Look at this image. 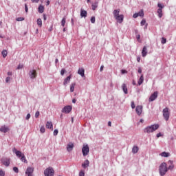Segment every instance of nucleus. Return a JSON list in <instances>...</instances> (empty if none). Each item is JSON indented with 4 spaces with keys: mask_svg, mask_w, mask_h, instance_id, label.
I'll list each match as a JSON object with an SVG mask.
<instances>
[{
    "mask_svg": "<svg viewBox=\"0 0 176 176\" xmlns=\"http://www.w3.org/2000/svg\"><path fill=\"white\" fill-rule=\"evenodd\" d=\"M74 149V143H69L67 146V152H71Z\"/></svg>",
    "mask_w": 176,
    "mask_h": 176,
    "instance_id": "18",
    "label": "nucleus"
},
{
    "mask_svg": "<svg viewBox=\"0 0 176 176\" xmlns=\"http://www.w3.org/2000/svg\"><path fill=\"white\" fill-rule=\"evenodd\" d=\"M139 16H138V13H135V14H133V19H137V17H138Z\"/></svg>",
    "mask_w": 176,
    "mask_h": 176,
    "instance_id": "51",
    "label": "nucleus"
},
{
    "mask_svg": "<svg viewBox=\"0 0 176 176\" xmlns=\"http://www.w3.org/2000/svg\"><path fill=\"white\" fill-rule=\"evenodd\" d=\"M146 23V21L145 19H143L140 23V25L144 26L145 25Z\"/></svg>",
    "mask_w": 176,
    "mask_h": 176,
    "instance_id": "42",
    "label": "nucleus"
},
{
    "mask_svg": "<svg viewBox=\"0 0 176 176\" xmlns=\"http://www.w3.org/2000/svg\"><path fill=\"white\" fill-rule=\"evenodd\" d=\"M157 94H159V92L157 91H155L153 94H151L150 98H148L149 102H152V101H155V100L157 98Z\"/></svg>",
    "mask_w": 176,
    "mask_h": 176,
    "instance_id": "9",
    "label": "nucleus"
},
{
    "mask_svg": "<svg viewBox=\"0 0 176 176\" xmlns=\"http://www.w3.org/2000/svg\"><path fill=\"white\" fill-rule=\"evenodd\" d=\"M57 134H58V129H55L54 131V135H57Z\"/></svg>",
    "mask_w": 176,
    "mask_h": 176,
    "instance_id": "50",
    "label": "nucleus"
},
{
    "mask_svg": "<svg viewBox=\"0 0 176 176\" xmlns=\"http://www.w3.org/2000/svg\"><path fill=\"white\" fill-rule=\"evenodd\" d=\"M13 171H14V173L18 174V173H19V168H17L16 166L13 167Z\"/></svg>",
    "mask_w": 176,
    "mask_h": 176,
    "instance_id": "40",
    "label": "nucleus"
},
{
    "mask_svg": "<svg viewBox=\"0 0 176 176\" xmlns=\"http://www.w3.org/2000/svg\"><path fill=\"white\" fill-rule=\"evenodd\" d=\"M9 82H10V77H6V83H9Z\"/></svg>",
    "mask_w": 176,
    "mask_h": 176,
    "instance_id": "48",
    "label": "nucleus"
},
{
    "mask_svg": "<svg viewBox=\"0 0 176 176\" xmlns=\"http://www.w3.org/2000/svg\"><path fill=\"white\" fill-rule=\"evenodd\" d=\"M138 14L140 16V17H144V10H141L138 12Z\"/></svg>",
    "mask_w": 176,
    "mask_h": 176,
    "instance_id": "35",
    "label": "nucleus"
},
{
    "mask_svg": "<svg viewBox=\"0 0 176 176\" xmlns=\"http://www.w3.org/2000/svg\"><path fill=\"white\" fill-rule=\"evenodd\" d=\"M1 163L6 167H9L10 165V159L2 160Z\"/></svg>",
    "mask_w": 176,
    "mask_h": 176,
    "instance_id": "13",
    "label": "nucleus"
},
{
    "mask_svg": "<svg viewBox=\"0 0 176 176\" xmlns=\"http://www.w3.org/2000/svg\"><path fill=\"white\" fill-rule=\"evenodd\" d=\"M28 75L30 78V79H35L37 76L36 70L35 69H30L29 71Z\"/></svg>",
    "mask_w": 176,
    "mask_h": 176,
    "instance_id": "7",
    "label": "nucleus"
},
{
    "mask_svg": "<svg viewBox=\"0 0 176 176\" xmlns=\"http://www.w3.org/2000/svg\"><path fill=\"white\" fill-rule=\"evenodd\" d=\"M89 166H90V162L89 161V160H86L84 163L82 164V167L83 168H87V167H89Z\"/></svg>",
    "mask_w": 176,
    "mask_h": 176,
    "instance_id": "15",
    "label": "nucleus"
},
{
    "mask_svg": "<svg viewBox=\"0 0 176 176\" xmlns=\"http://www.w3.org/2000/svg\"><path fill=\"white\" fill-rule=\"evenodd\" d=\"M69 80H71V75H69L65 79L63 82L64 86H66L67 83H69Z\"/></svg>",
    "mask_w": 176,
    "mask_h": 176,
    "instance_id": "25",
    "label": "nucleus"
},
{
    "mask_svg": "<svg viewBox=\"0 0 176 176\" xmlns=\"http://www.w3.org/2000/svg\"><path fill=\"white\" fill-rule=\"evenodd\" d=\"M47 17L46 16V14H43V20L46 21Z\"/></svg>",
    "mask_w": 176,
    "mask_h": 176,
    "instance_id": "60",
    "label": "nucleus"
},
{
    "mask_svg": "<svg viewBox=\"0 0 176 176\" xmlns=\"http://www.w3.org/2000/svg\"><path fill=\"white\" fill-rule=\"evenodd\" d=\"M121 72L122 74H127V71L126 70H122Z\"/></svg>",
    "mask_w": 176,
    "mask_h": 176,
    "instance_id": "62",
    "label": "nucleus"
},
{
    "mask_svg": "<svg viewBox=\"0 0 176 176\" xmlns=\"http://www.w3.org/2000/svg\"><path fill=\"white\" fill-rule=\"evenodd\" d=\"M159 171H160V175L161 176H164V175H166V173H167V171H168V169H167V163H166V162H162V163L160 165Z\"/></svg>",
    "mask_w": 176,
    "mask_h": 176,
    "instance_id": "3",
    "label": "nucleus"
},
{
    "mask_svg": "<svg viewBox=\"0 0 176 176\" xmlns=\"http://www.w3.org/2000/svg\"><path fill=\"white\" fill-rule=\"evenodd\" d=\"M1 54H2L3 57V58H6V56H8V51H6V50H3V51L1 52Z\"/></svg>",
    "mask_w": 176,
    "mask_h": 176,
    "instance_id": "34",
    "label": "nucleus"
},
{
    "mask_svg": "<svg viewBox=\"0 0 176 176\" xmlns=\"http://www.w3.org/2000/svg\"><path fill=\"white\" fill-rule=\"evenodd\" d=\"M146 54H148V49L146 46H144L142 50V57H146Z\"/></svg>",
    "mask_w": 176,
    "mask_h": 176,
    "instance_id": "16",
    "label": "nucleus"
},
{
    "mask_svg": "<svg viewBox=\"0 0 176 176\" xmlns=\"http://www.w3.org/2000/svg\"><path fill=\"white\" fill-rule=\"evenodd\" d=\"M64 74H65V69H62L60 71V75H62V76L64 75Z\"/></svg>",
    "mask_w": 176,
    "mask_h": 176,
    "instance_id": "46",
    "label": "nucleus"
},
{
    "mask_svg": "<svg viewBox=\"0 0 176 176\" xmlns=\"http://www.w3.org/2000/svg\"><path fill=\"white\" fill-rule=\"evenodd\" d=\"M41 113H39V111H37L36 113H35V115H34V118H36V119H38V118H39V115Z\"/></svg>",
    "mask_w": 176,
    "mask_h": 176,
    "instance_id": "38",
    "label": "nucleus"
},
{
    "mask_svg": "<svg viewBox=\"0 0 176 176\" xmlns=\"http://www.w3.org/2000/svg\"><path fill=\"white\" fill-rule=\"evenodd\" d=\"M157 13H158V17L162 19L163 17V10L157 9Z\"/></svg>",
    "mask_w": 176,
    "mask_h": 176,
    "instance_id": "26",
    "label": "nucleus"
},
{
    "mask_svg": "<svg viewBox=\"0 0 176 176\" xmlns=\"http://www.w3.org/2000/svg\"><path fill=\"white\" fill-rule=\"evenodd\" d=\"M138 151H139V148H138V146H134L132 148V152L133 153H137L138 152Z\"/></svg>",
    "mask_w": 176,
    "mask_h": 176,
    "instance_id": "31",
    "label": "nucleus"
},
{
    "mask_svg": "<svg viewBox=\"0 0 176 176\" xmlns=\"http://www.w3.org/2000/svg\"><path fill=\"white\" fill-rule=\"evenodd\" d=\"M80 17H84L85 19H86V17H87V11L81 9L80 10Z\"/></svg>",
    "mask_w": 176,
    "mask_h": 176,
    "instance_id": "17",
    "label": "nucleus"
},
{
    "mask_svg": "<svg viewBox=\"0 0 176 176\" xmlns=\"http://www.w3.org/2000/svg\"><path fill=\"white\" fill-rule=\"evenodd\" d=\"M168 164H169L168 167L167 168L168 170H173V168H174V164H173V161L169 160L168 162Z\"/></svg>",
    "mask_w": 176,
    "mask_h": 176,
    "instance_id": "23",
    "label": "nucleus"
},
{
    "mask_svg": "<svg viewBox=\"0 0 176 176\" xmlns=\"http://www.w3.org/2000/svg\"><path fill=\"white\" fill-rule=\"evenodd\" d=\"M119 13H120V9H117V10H114V11L113 12V16L115 17V19H116V17H118L119 16Z\"/></svg>",
    "mask_w": 176,
    "mask_h": 176,
    "instance_id": "21",
    "label": "nucleus"
},
{
    "mask_svg": "<svg viewBox=\"0 0 176 176\" xmlns=\"http://www.w3.org/2000/svg\"><path fill=\"white\" fill-rule=\"evenodd\" d=\"M32 2L33 3H38V2H39V0H32Z\"/></svg>",
    "mask_w": 176,
    "mask_h": 176,
    "instance_id": "55",
    "label": "nucleus"
},
{
    "mask_svg": "<svg viewBox=\"0 0 176 176\" xmlns=\"http://www.w3.org/2000/svg\"><path fill=\"white\" fill-rule=\"evenodd\" d=\"M44 175L45 176H54V169L52 167L47 168L45 171H44Z\"/></svg>",
    "mask_w": 176,
    "mask_h": 176,
    "instance_id": "4",
    "label": "nucleus"
},
{
    "mask_svg": "<svg viewBox=\"0 0 176 176\" xmlns=\"http://www.w3.org/2000/svg\"><path fill=\"white\" fill-rule=\"evenodd\" d=\"M72 102H73V104H76V99L74 98L72 100Z\"/></svg>",
    "mask_w": 176,
    "mask_h": 176,
    "instance_id": "63",
    "label": "nucleus"
},
{
    "mask_svg": "<svg viewBox=\"0 0 176 176\" xmlns=\"http://www.w3.org/2000/svg\"><path fill=\"white\" fill-rule=\"evenodd\" d=\"M122 89L124 93V94H128L129 93V91L127 89V85H126L125 83H123L122 85Z\"/></svg>",
    "mask_w": 176,
    "mask_h": 176,
    "instance_id": "20",
    "label": "nucleus"
},
{
    "mask_svg": "<svg viewBox=\"0 0 176 176\" xmlns=\"http://www.w3.org/2000/svg\"><path fill=\"white\" fill-rule=\"evenodd\" d=\"M159 129V124H154L153 125L147 126L144 129V133H146L147 134H151V133H153Z\"/></svg>",
    "mask_w": 176,
    "mask_h": 176,
    "instance_id": "2",
    "label": "nucleus"
},
{
    "mask_svg": "<svg viewBox=\"0 0 176 176\" xmlns=\"http://www.w3.org/2000/svg\"><path fill=\"white\" fill-rule=\"evenodd\" d=\"M71 23H72V25H74V18L71 19Z\"/></svg>",
    "mask_w": 176,
    "mask_h": 176,
    "instance_id": "64",
    "label": "nucleus"
},
{
    "mask_svg": "<svg viewBox=\"0 0 176 176\" xmlns=\"http://www.w3.org/2000/svg\"><path fill=\"white\" fill-rule=\"evenodd\" d=\"M144 83V74H142L138 81V86H141Z\"/></svg>",
    "mask_w": 176,
    "mask_h": 176,
    "instance_id": "22",
    "label": "nucleus"
},
{
    "mask_svg": "<svg viewBox=\"0 0 176 176\" xmlns=\"http://www.w3.org/2000/svg\"><path fill=\"white\" fill-rule=\"evenodd\" d=\"M162 133H158L157 134V138H160V137H162Z\"/></svg>",
    "mask_w": 176,
    "mask_h": 176,
    "instance_id": "53",
    "label": "nucleus"
},
{
    "mask_svg": "<svg viewBox=\"0 0 176 176\" xmlns=\"http://www.w3.org/2000/svg\"><path fill=\"white\" fill-rule=\"evenodd\" d=\"M117 20L118 23L122 24L123 23V20L124 19V16L123 14H120L119 16L115 18Z\"/></svg>",
    "mask_w": 176,
    "mask_h": 176,
    "instance_id": "12",
    "label": "nucleus"
},
{
    "mask_svg": "<svg viewBox=\"0 0 176 176\" xmlns=\"http://www.w3.org/2000/svg\"><path fill=\"white\" fill-rule=\"evenodd\" d=\"M167 43V39L166 38H164V37H162V41H161V43L162 44V45H164L165 43Z\"/></svg>",
    "mask_w": 176,
    "mask_h": 176,
    "instance_id": "37",
    "label": "nucleus"
},
{
    "mask_svg": "<svg viewBox=\"0 0 176 176\" xmlns=\"http://www.w3.org/2000/svg\"><path fill=\"white\" fill-rule=\"evenodd\" d=\"M72 111V106H65L64 108L62 109V112L63 113H69Z\"/></svg>",
    "mask_w": 176,
    "mask_h": 176,
    "instance_id": "8",
    "label": "nucleus"
},
{
    "mask_svg": "<svg viewBox=\"0 0 176 176\" xmlns=\"http://www.w3.org/2000/svg\"><path fill=\"white\" fill-rule=\"evenodd\" d=\"M79 176H85V172L80 171V172L79 173Z\"/></svg>",
    "mask_w": 176,
    "mask_h": 176,
    "instance_id": "52",
    "label": "nucleus"
},
{
    "mask_svg": "<svg viewBox=\"0 0 176 176\" xmlns=\"http://www.w3.org/2000/svg\"><path fill=\"white\" fill-rule=\"evenodd\" d=\"M24 18L23 17H18L16 18V21H23Z\"/></svg>",
    "mask_w": 176,
    "mask_h": 176,
    "instance_id": "44",
    "label": "nucleus"
},
{
    "mask_svg": "<svg viewBox=\"0 0 176 176\" xmlns=\"http://www.w3.org/2000/svg\"><path fill=\"white\" fill-rule=\"evenodd\" d=\"M82 152L84 157L87 156V155H89V152H90V148L89 147V145L86 144L85 146H83Z\"/></svg>",
    "mask_w": 176,
    "mask_h": 176,
    "instance_id": "6",
    "label": "nucleus"
},
{
    "mask_svg": "<svg viewBox=\"0 0 176 176\" xmlns=\"http://www.w3.org/2000/svg\"><path fill=\"white\" fill-rule=\"evenodd\" d=\"M30 118H31V114L28 113L26 117H25V120H29Z\"/></svg>",
    "mask_w": 176,
    "mask_h": 176,
    "instance_id": "45",
    "label": "nucleus"
},
{
    "mask_svg": "<svg viewBox=\"0 0 176 176\" xmlns=\"http://www.w3.org/2000/svg\"><path fill=\"white\" fill-rule=\"evenodd\" d=\"M163 113V117L165 119V120L167 122L168 119H170V111H168V108L166 107L162 111Z\"/></svg>",
    "mask_w": 176,
    "mask_h": 176,
    "instance_id": "5",
    "label": "nucleus"
},
{
    "mask_svg": "<svg viewBox=\"0 0 176 176\" xmlns=\"http://www.w3.org/2000/svg\"><path fill=\"white\" fill-rule=\"evenodd\" d=\"M21 68H23V65H19L17 67V69H21Z\"/></svg>",
    "mask_w": 176,
    "mask_h": 176,
    "instance_id": "57",
    "label": "nucleus"
},
{
    "mask_svg": "<svg viewBox=\"0 0 176 176\" xmlns=\"http://www.w3.org/2000/svg\"><path fill=\"white\" fill-rule=\"evenodd\" d=\"M12 152L13 153H15L16 156H17V157L20 159V160L22 161L23 163H28L27 162V158L25 157V155H24V153H21V151L16 150V148H13Z\"/></svg>",
    "mask_w": 176,
    "mask_h": 176,
    "instance_id": "1",
    "label": "nucleus"
},
{
    "mask_svg": "<svg viewBox=\"0 0 176 176\" xmlns=\"http://www.w3.org/2000/svg\"><path fill=\"white\" fill-rule=\"evenodd\" d=\"M37 25L38 27H42V19L41 18H38L36 21Z\"/></svg>",
    "mask_w": 176,
    "mask_h": 176,
    "instance_id": "33",
    "label": "nucleus"
},
{
    "mask_svg": "<svg viewBox=\"0 0 176 176\" xmlns=\"http://www.w3.org/2000/svg\"><path fill=\"white\" fill-rule=\"evenodd\" d=\"M135 111H136L137 115H138V116H141V113H142V106H140V105L137 106Z\"/></svg>",
    "mask_w": 176,
    "mask_h": 176,
    "instance_id": "11",
    "label": "nucleus"
},
{
    "mask_svg": "<svg viewBox=\"0 0 176 176\" xmlns=\"http://www.w3.org/2000/svg\"><path fill=\"white\" fill-rule=\"evenodd\" d=\"M108 126H109V127H111V126H112V122H111V121H109V122H108Z\"/></svg>",
    "mask_w": 176,
    "mask_h": 176,
    "instance_id": "61",
    "label": "nucleus"
},
{
    "mask_svg": "<svg viewBox=\"0 0 176 176\" xmlns=\"http://www.w3.org/2000/svg\"><path fill=\"white\" fill-rule=\"evenodd\" d=\"M76 84L75 83H72L70 85V91L71 93H74V91L75 90V86Z\"/></svg>",
    "mask_w": 176,
    "mask_h": 176,
    "instance_id": "30",
    "label": "nucleus"
},
{
    "mask_svg": "<svg viewBox=\"0 0 176 176\" xmlns=\"http://www.w3.org/2000/svg\"><path fill=\"white\" fill-rule=\"evenodd\" d=\"M157 6H158V9H160L161 10H163V8H164V5H162V3H157Z\"/></svg>",
    "mask_w": 176,
    "mask_h": 176,
    "instance_id": "36",
    "label": "nucleus"
},
{
    "mask_svg": "<svg viewBox=\"0 0 176 176\" xmlns=\"http://www.w3.org/2000/svg\"><path fill=\"white\" fill-rule=\"evenodd\" d=\"M138 72L139 74H142V69H141V67H139Z\"/></svg>",
    "mask_w": 176,
    "mask_h": 176,
    "instance_id": "56",
    "label": "nucleus"
},
{
    "mask_svg": "<svg viewBox=\"0 0 176 176\" xmlns=\"http://www.w3.org/2000/svg\"><path fill=\"white\" fill-rule=\"evenodd\" d=\"M96 8H98V2H95L92 4V10H96Z\"/></svg>",
    "mask_w": 176,
    "mask_h": 176,
    "instance_id": "32",
    "label": "nucleus"
},
{
    "mask_svg": "<svg viewBox=\"0 0 176 176\" xmlns=\"http://www.w3.org/2000/svg\"><path fill=\"white\" fill-rule=\"evenodd\" d=\"M38 13H43L45 12V7L43 6L40 5L38 8Z\"/></svg>",
    "mask_w": 176,
    "mask_h": 176,
    "instance_id": "27",
    "label": "nucleus"
},
{
    "mask_svg": "<svg viewBox=\"0 0 176 176\" xmlns=\"http://www.w3.org/2000/svg\"><path fill=\"white\" fill-rule=\"evenodd\" d=\"M136 38L138 39V41H140V39H141V35L138 34V35L136 36Z\"/></svg>",
    "mask_w": 176,
    "mask_h": 176,
    "instance_id": "54",
    "label": "nucleus"
},
{
    "mask_svg": "<svg viewBox=\"0 0 176 176\" xmlns=\"http://www.w3.org/2000/svg\"><path fill=\"white\" fill-rule=\"evenodd\" d=\"M132 109H134L135 108V104L134 103V101H132L131 103Z\"/></svg>",
    "mask_w": 176,
    "mask_h": 176,
    "instance_id": "43",
    "label": "nucleus"
},
{
    "mask_svg": "<svg viewBox=\"0 0 176 176\" xmlns=\"http://www.w3.org/2000/svg\"><path fill=\"white\" fill-rule=\"evenodd\" d=\"M7 74L8 75V76H12V75H13V74L12 73V72H8L7 73Z\"/></svg>",
    "mask_w": 176,
    "mask_h": 176,
    "instance_id": "59",
    "label": "nucleus"
},
{
    "mask_svg": "<svg viewBox=\"0 0 176 176\" xmlns=\"http://www.w3.org/2000/svg\"><path fill=\"white\" fill-rule=\"evenodd\" d=\"M100 72H102L104 71V65H102L100 69Z\"/></svg>",
    "mask_w": 176,
    "mask_h": 176,
    "instance_id": "58",
    "label": "nucleus"
},
{
    "mask_svg": "<svg viewBox=\"0 0 176 176\" xmlns=\"http://www.w3.org/2000/svg\"><path fill=\"white\" fill-rule=\"evenodd\" d=\"M46 127L47 129H53V123L52 122L47 121L46 123Z\"/></svg>",
    "mask_w": 176,
    "mask_h": 176,
    "instance_id": "28",
    "label": "nucleus"
},
{
    "mask_svg": "<svg viewBox=\"0 0 176 176\" xmlns=\"http://www.w3.org/2000/svg\"><path fill=\"white\" fill-rule=\"evenodd\" d=\"M0 131H1V133H8V131H9V127L6 126H1L0 128Z\"/></svg>",
    "mask_w": 176,
    "mask_h": 176,
    "instance_id": "19",
    "label": "nucleus"
},
{
    "mask_svg": "<svg viewBox=\"0 0 176 176\" xmlns=\"http://www.w3.org/2000/svg\"><path fill=\"white\" fill-rule=\"evenodd\" d=\"M78 75H80L82 78H86V76H85V69L83 68H79L78 70Z\"/></svg>",
    "mask_w": 176,
    "mask_h": 176,
    "instance_id": "14",
    "label": "nucleus"
},
{
    "mask_svg": "<svg viewBox=\"0 0 176 176\" xmlns=\"http://www.w3.org/2000/svg\"><path fill=\"white\" fill-rule=\"evenodd\" d=\"M33 173H34V168L32 167H28V168L25 170V174L28 176H32Z\"/></svg>",
    "mask_w": 176,
    "mask_h": 176,
    "instance_id": "10",
    "label": "nucleus"
},
{
    "mask_svg": "<svg viewBox=\"0 0 176 176\" xmlns=\"http://www.w3.org/2000/svg\"><path fill=\"white\" fill-rule=\"evenodd\" d=\"M91 23H92V24H94V23H96V17L95 16L91 17Z\"/></svg>",
    "mask_w": 176,
    "mask_h": 176,
    "instance_id": "39",
    "label": "nucleus"
},
{
    "mask_svg": "<svg viewBox=\"0 0 176 176\" xmlns=\"http://www.w3.org/2000/svg\"><path fill=\"white\" fill-rule=\"evenodd\" d=\"M160 156L162 157H169L170 156V153H167L166 151H164L160 154Z\"/></svg>",
    "mask_w": 176,
    "mask_h": 176,
    "instance_id": "24",
    "label": "nucleus"
},
{
    "mask_svg": "<svg viewBox=\"0 0 176 176\" xmlns=\"http://www.w3.org/2000/svg\"><path fill=\"white\" fill-rule=\"evenodd\" d=\"M45 126H41L40 129V132L42 133V134H43V133H45Z\"/></svg>",
    "mask_w": 176,
    "mask_h": 176,
    "instance_id": "41",
    "label": "nucleus"
},
{
    "mask_svg": "<svg viewBox=\"0 0 176 176\" xmlns=\"http://www.w3.org/2000/svg\"><path fill=\"white\" fill-rule=\"evenodd\" d=\"M66 21H67V18H65V16H64V17L62 19V21H61V22H60L62 27H65V23H66Z\"/></svg>",
    "mask_w": 176,
    "mask_h": 176,
    "instance_id": "29",
    "label": "nucleus"
},
{
    "mask_svg": "<svg viewBox=\"0 0 176 176\" xmlns=\"http://www.w3.org/2000/svg\"><path fill=\"white\" fill-rule=\"evenodd\" d=\"M0 176H5V171L1 170H0Z\"/></svg>",
    "mask_w": 176,
    "mask_h": 176,
    "instance_id": "49",
    "label": "nucleus"
},
{
    "mask_svg": "<svg viewBox=\"0 0 176 176\" xmlns=\"http://www.w3.org/2000/svg\"><path fill=\"white\" fill-rule=\"evenodd\" d=\"M25 13H28V6L27 4H25Z\"/></svg>",
    "mask_w": 176,
    "mask_h": 176,
    "instance_id": "47",
    "label": "nucleus"
}]
</instances>
